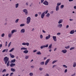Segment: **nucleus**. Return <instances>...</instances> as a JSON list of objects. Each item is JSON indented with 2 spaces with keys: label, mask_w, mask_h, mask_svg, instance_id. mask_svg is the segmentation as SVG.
I'll return each instance as SVG.
<instances>
[{
  "label": "nucleus",
  "mask_w": 76,
  "mask_h": 76,
  "mask_svg": "<svg viewBox=\"0 0 76 76\" xmlns=\"http://www.w3.org/2000/svg\"><path fill=\"white\" fill-rule=\"evenodd\" d=\"M9 58L7 57L6 56L4 58V61L5 64H7V67L10 66V61H9Z\"/></svg>",
  "instance_id": "1"
},
{
  "label": "nucleus",
  "mask_w": 76,
  "mask_h": 76,
  "mask_svg": "<svg viewBox=\"0 0 76 76\" xmlns=\"http://www.w3.org/2000/svg\"><path fill=\"white\" fill-rule=\"evenodd\" d=\"M48 10H47L46 11H45V12H43L41 15V18L42 19L45 16V14H47V13H48Z\"/></svg>",
  "instance_id": "2"
},
{
  "label": "nucleus",
  "mask_w": 76,
  "mask_h": 76,
  "mask_svg": "<svg viewBox=\"0 0 76 76\" xmlns=\"http://www.w3.org/2000/svg\"><path fill=\"white\" fill-rule=\"evenodd\" d=\"M21 50H25L23 51V53L25 54H27L28 53V50H27V48H21Z\"/></svg>",
  "instance_id": "3"
},
{
  "label": "nucleus",
  "mask_w": 76,
  "mask_h": 76,
  "mask_svg": "<svg viewBox=\"0 0 76 76\" xmlns=\"http://www.w3.org/2000/svg\"><path fill=\"white\" fill-rule=\"evenodd\" d=\"M31 18L30 17H28L27 18V21H26V23L27 24H29L31 20Z\"/></svg>",
  "instance_id": "4"
},
{
  "label": "nucleus",
  "mask_w": 76,
  "mask_h": 76,
  "mask_svg": "<svg viewBox=\"0 0 76 76\" xmlns=\"http://www.w3.org/2000/svg\"><path fill=\"white\" fill-rule=\"evenodd\" d=\"M23 11L25 13V15H27L28 14V12L27 10L26 9H24L23 10Z\"/></svg>",
  "instance_id": "5"
},
{
  "label": "nucleus",
  "mask_w": 76,
  "mask_h": 76,
  "mask_svg": "<svg viewBox=\"0 0 76 76\" xmlns=\"http://www.w3.org/2000/svg\"><path fill=\"white\" fill-rule=\"evenodd\" d=\"M43 4L47 6L48 5V2L46 0H45L43 2Z\"/></svg>",
  "instance_id": "6"
},
{
  "label": "nucleus",
  "mask_w": 76,
  "mask_h": 76,
  "mask_svg": "<svg viewBox=\"0 0 76 76\" xmlns=\"http://www.w3.org/2000/svg\"><path fill=\"white\" fill-rule=\"evenodd\" d=\"M50 61V59H48L46 61V62H45V65H47V64H48V62H49V61Z\"/></svg>",
  "instance_id": "7"
},
{
  "label": "nucleus",
  "mask_w": 76,
  "mask_h": 76,
  "mask_svg": "<svg viewBox=\"0 0 76 76\" xmlns=\"http://www.w3.org/2000/svg\"><path fill=\"white\" fill-rule=\"evenodd\" d=\"M63 19H60L59 20V21L58 22V24H60L63 23Z\"/></svg>",
  "instance_id": "8"
},
{
  "label": "nucleus",
  "mask_w": 76,
  "mask_h": 76,
  "mask_svg": "<svg viewBox=\"0 0 76 76\" xmlns=\"http://www.w3.org/2000/svg\"><path fill=\"white\" fill-rule=\"evenodd\" d=\"M25 29L24 28H22L20 31V32L22 33H24L25 32Z\"/></svg>",
  "instance_id": "9"
},
{
  "label": "nucleus",
  "mask_w": 76,
  "mask_h": 76,
  "mask_svg": "<svg viewBox=\"0 0 76 76\" xmlns=\"http://www.w3.org/2000/svg\"><path fill=\"white\" fill-rule=\"evenodd\" d=\"M17 32V30H12L11 31V34H13L15 32Z\"/></svg>",
  "instance_id": "10"
},
{
  "label": "nucleus",
  "mask_w": 76,
  "mask_h": 76,
  "mask_svg": "<svg viewBox=\"0 0 76 76\" xmlns=\"http://www.w3.org/2000/svg\"><path fill=\"white\" fill-rule=\"evenodd\" d=\"M53 38L55 42L57 41V37L56 36H53Z\"/></svg>",
  "instance_id": "11"
},
{
  "label": "nucleus",
  "mask_w": 76,
  "mask_h": 76,
  "mask_svg": "<svg viewBox=\"0 0 76 76\" xmlns=\"http://www.w3.org/2000/svg\"><path fill=\"white\" fill-rule=\"evenodd\" d=\"M15 65L16 64H15L12 63L10 65V66L11 67H12L15 66Z\"/></svg>",
  "instance_id": "12"
},
{
  "label": "nucleus",
  "mask_w": 76,
  "mask_h": 76,
  "mask_svg": "<svg viewBox=\"0 0 76 76\" xmlns=\"http://www.w3.org/2000/svg\"><path fill=\"white\" fill-rule=\"evenodd\" d=\"M50 37H51V36H50V34H49V35H48V36H47L46 37L45 39L46 40H48V39L50 38Z\"/></svg>",
  "instance_id": "13"
},
{
  "label": "nucleus",
  "mask_w": 76,
  "mask_h": 76,
  "mask_svg": "<svg viewBox=\"0 0 76 76\" xmlns=\"http://www.w3.org/2000/svg\"><path fill=\"white\" fill-rule=\"evenodd\" d=\"M61 52L65 54L66 53H67V50H62L61 51Z\"/></svg>",
  "instance_id": "14"
},
{
  "label": "nucleus",
  "mask_w": 76,
  "mask_h": 76,
  "mask_svg": "<svg viewBox=\"0 0 76 76\" xmlns=\"http://www.w3.org/2000/svg\"><path fill=\"white\" fill-rule=\"evenodd\" d=\"M62 24H58L57 27L58 28H61V27H62Z\"/></svg>",
  "instance_id": "15"
},
{
  "label": "nucleus",
  "mask_w": 76,
  "mask_h": 76,
  "mask_svg": "<svg viewBox=\"0 0 76 76\" xmlns=\"http://www.w3.org/2000/svg\"><path fill=\"white\" fill-rule=\"evenodd\" d=\"M12 33H10L8 34V37L9 38L11 37H12Z\"/></svg>",
  "instance_id": "16"
},
{
  "label": "nucleus",
  "mask_w": 76,
  "mask_h": 76,
  "mask_svg": "<svg viewBox=\"0 0 76 76\" xmlns=\"http://www.w3.org/2000/svg\"><path fill=\"white\" fill-rule=\"evenodd\" d=\"M75 32V31L74 30H71L70 31V34H73Z\"/></svg>",
  "instance_id": "17"
},
{
  "label": "nucleus",
  "mask_w": 76,
  "mask_h": 76,
  "mask_svg": "<svg viewBox=\"0 0 76 76\" xmlns=\"http://www.w3.org/2000/svg\"><path fill=\"white\" fill-rule=\"evenodd\" d=\"M59 10V6H57L56 7V11H58Z\"/></svg>",
  "instance_id": "18"
},
{
  "label": "nucleus",
  "mask_w": 76,
  "mask_h": 76,
  "mask_svg": "<svg viewBox=\"0 0 76 76\" xmlns=\"http://www.w3.org/2000/svg\"><path fill=\"white\" fill-rule=\"evenodd\" d=\"M16 61V60L15 59H14L13 60H11V61H10V62L12 63H14Z\"/></svg>",
  "instance_id": "19"
},
{
  "label": "nucleus",
  "mask_w": 76,
  "mask_h": 76,
  "mask_svg": "<svg viewBox=\"0 0 76 76\" xmlns=\"http://www.w3.org/2000/svg\"><path fill=\"white\" fill-rule=\"evenodd\" d=\"M10 56L12 58H14L15 57V56L14 55H12L11 54H10Z\"/></svg>",
  "instance_id": "20"
},
{
  "label": "nucleus",
  "mask_w": 76,
  "mask_h": 76,
  "mask_svg": "<svg viewBox=\"0 0 76 76\" xmlns=\"http://www.w3.org/2000/svg\"><path fill=\"white\" fill-rule=\"evenodd\" d=\"M50 15V13H48V14H46V16L47 18H49Z\"/></svg>",
  "instance_id": "21"
},
{
  "label": "nucleus",
  "mask_w": 76,
  "mask_h": 76,
  "mask_svg": "<svg viewBox=\"0 0 76 76\" xmlns=\"http://www.w3.org/2000/svg\"><path fill=\"white\" fill-rule=\"evenodd\" d=\"M11 71L13 72H15V69H13V68H12L11 69Z\"/></svg>",
  "instance_id": "22"
},
{
  "label": "nucleus",
  "mask_w": 76,
  "mask_h": 76,
  "mask_svg": "<svg viewBox=\"0 0 76 76\" xmlns=\"http://www.w3.org/2000/svg\"><path fill=\"white\" fill-rule=\"evenodd\" d=\"M37 54L38 55H40L42 54V53L40 52V51L37 52Z\"/></svg>",
  "instance_id": "23"
},
{
  "label": "nucleus",
  "mask_w": 76,
  "mask_h": 76,
  "mask_svg": "<svg viewBox=\"0 0 76 76\" xmlns=\"http://www.w3.org/2000/svg\"><path fill=\"white\" fill-rule=\"evenodd\" d=\"M19 4L18 3L16 4H15V8H17L19 6Z\"/></svg>",
  "instance_id": "24"
},
{
  "label": "nucleus",
  "mask_w": 76,
  "mask_h": 76,
  "mask_svg": "<svg viewBox=\"0 0 76 76\" xmlns=\"http://www.w3.org/2000/svg\"><path fill=\"white\" fill-rule=\"evenodd\" d=\"M76 66V63L75 62H74L73 64V67H75Z\"/></svg>",
  "instance_id": "25"
},
{
  "label": "nucleus",
  "mask_w": 76,
  "mask_h": 76,
  "mask_svg": "<svg viewBox=\"0 0 76 76\" xmlns=\"http://www.w3.org/2000/svg\"><path fill=\"white\" fill-rule=\"evenodd\" d=\"M29 75L30 76H33L34 74L32 72H30L29 73Z\"/></svg>",
  "instance_id": "26"
},
{
  "label": "nucleus",
  "mask_w": 76,
  "mask_h": 76,
  "mask_svg": "<svg viewBox=\"0 0 76 76\" xmlns=\"http://www.w3.org/2000/svg\"><path fill=\"white\" fill-rule=\"evenodd\" d=\"M57 61H58V60H55V61H53L52 64H53Z\"/></svg>",
  "instance_id": "27"
},
{
  "label": "nucleus",
  "mask_w": 76,
  "mask_h": 76,
  "mask_svg": "<svg viewBox=\"0 0 76 76\" xmlns=\"http://www.w3.org/2000/svg\"><path fill=\"white\" fill-rule=\"evenodd\" d=\"M45 62L44 61L40 63V64L41 65H44L45 64Z\"/></svg>",
  "instance_id": "28"
},
{
  "label": "nucleus",
  "mask_w": 76,
  "mask_h": 76,
  "mask_svg": "<svg viewBox=\"0 0 76 76\" xmlns=\"http://www.w3.org/2000/svg\"><path fill=\"white\" fill-rule=\"evenodd\" d=\"M14 48H13L12 49H11V50H10L9 51V52H12V51H13L14 50Z\"/></svg>",
  "instance_id": "29"
},
{
  "label": "nucleus",
  "mask_w": 76,
  "mask_h": 76,
  "mask_svg": "<svg viewBox=\"0 0 76 76\" xmlns=\"http://www.w3.org/2000/svg\"><path fill=\"white\" fill-rule=\"evenodd\" d=\"M25 24H20V27H22V26H25Z\"/></svg>",
  "instance_id": "30"
},
{
  "label": "nucleus",
  "mask_w": 76,
  "mask_h": 76,
  "mask_svg": "<svg viewBox=\"0 0 76 76\" xmlns=\"http://www.w3.org/2000/svg\"><path fill=\"white\" fill-rule=\"evenodd\" d=\"M5 35V34L4 33H3L1 35V37H4Z\"/></svg>",
  "instance_id": "31"
},
{
  "label": "nucleus",
  "mask_w": 76,
  "mask_h": 76,
  "mask_svg": "<svg viewBox=\"0 0 76 76\" xmlns=\"http://www.w3.org/2000/svg\"><path fill=\"white\" fill-rule=\"evenodd\" d=\"M29 56H26L25 58L26 59H28L29 58Z\"/></svg>",
  "instance_id": "32"
},
{
  "label": "nucleus",
  "mask_w": 76,
  "mask_h": 76,
  "mask_svg": "<svg viewBox=\"0 0 76 76\" xmlns=\"http://www.w3.org/2000/svg\"><path fill=\"white\" fill-rule=\"evenodd\" d=\"M75 48L74 47H72L70 49V51H71L72 50H74L75 49Z\"/></svg>",
  "instance_id": "33"
},
{
  "label": "nucleus",
  "mask_w": 76,
  "mask_h": 76,
  "mask_svg": "<svg viewBox=\"0 0 76 76\" xmlns=\"http://www.w3.org/2000/svg\"><path fill=\"white\" fill-rule=\"evenodd\" d=\"M64 7V5H61L60 7V8L61 9H62Z\"/></svg>",
  "instance_id": "34"
},
{
  "label": "nucleus",
  "mask_w": 76,
  "mask_h": 76,
  "mask_svg": "<svg viewBox=\"0 0 76 76\" xmlns=\"http://www.w3.org/2000/svg\"><path fill=\"white\" fill-rule=\"evenodd\" d=\"M51 47H52V44H51L49 46V47L48 48L49 49H51Z\"/></svg>",
  "instance_id": "35"
},
{
  "label": "nucleus",
  "mask_w": 76,
  "mask_h": 76,
  "mask_svg": "<svg viewBox=\"0 0 76 76\" xmlns=\"http://www.w3.org/2000/svg\"><path fill=\"white\" fill-rule=\"evenodd\" d=\"M19 20V19H17L15 21V23H18Z\"/></svg>",
  "instance_id": "36"
},
{
  "label": "nucleus",
  "mask_w": 76,
  "mask_h": 76,
  "mask_svg": "<svg viewBox=\"0 0 76 76\" xmlns=\"http://www.w3.org/2000/svg\"><path fill=\"white\" fill-rule=\"evenodd\" d=\"M61 3H57V6H59L61 5Z\"/></svg>",
  "instance_id": "37"
},
{
  "label": "nucleus",
  "mask_w": 76,
  "mask_h": 76,
  "mask_svg": "<svg viewBox=\"0 0 76 76\" xmlns=\"http://www.w3.org/2000/svg\"><path fill=\"white\" fill-rule=\"evenodd\" d=\"M45 48V46L44 45L41 46L40 47V48H41V49H43V48Z\"/></svg>",
  "instance_id": "38"
},
{
  "label": "nucleus",
  "mask_w": 76,
  "mask_h": 76,
  "mask_svg": "<svg viewBox=\"0 0 76 76\" xmlns=\"http://www.w3.org/2000/svg\"><path fill=\"white\" fill-rule=\"evenodd\" d=\"M69 48H70L69 46H66L65 47V48L66 49H69Z\"/></svg>",
  "instance_id": "39"
},
{
  "label": "nucleus",
  "mask_w": 76,
  "mask_h": 76,
  "mask_svg": "<svg viewBox=\"0 0 76 76\" xmlns=\"http://www.w3.org/2000/svg\"><path fill=\"white\" fill-rule=\"evenodd\" d=\"M26 45L27 46H28L29 45V43L28 42L26 43Z\"/></svg>",
  "instance_id": "40"
},
{
  "label": "nucleus",
  "mask_w": 76,
  "mask_h": 76,
  "mask_svg": "<svg viewBox=\"0 0 76 76\" xmlns=\"http://www.w3.org/2000/svg\"><path fill=\"white\" fill-rule=\"evenodd\" d=\"M7 72V70L6 69H4V70H3L2 71V72L3 73L4 72Z\"/></svg>",
  "instance_id": "41"
},
{
  "label": "nucleus",
  "mask_w": 76,
  "mask_h": 76,
  "mask_svg": "<svg viewBox=\"0 0 76 76\" xmlns=\"http://www.w3.org/2000/svg\"><path fill=\"white\" fill-rule=\"evenodd\" d=\"M63 66L64 67V68H67V66H66V65H63Z\"/></svg>",
  "instance_id": "42"
},
{
  "label": "nucleus",
  "mask_w": 76,
  "mask_h": 76,
  "mask_svg": "<svg viewBox=\"0 0 76 76\" xmlns=\"http://www.w3.org/2000/svg\"><path fill=\"white\" fill-rule=\"evenodd\" d=\"M40 37L41 39H42V38H43V37L42 35V34H41V35H40Z\"/></svg>",
  "instance_id": "43"
},
{
  "label": "nucleus",
  "mask_w": 76,
  "mask_h": 76,
  "mask_svg": "<svg viewBox=\"0 0 76 76\" xmlns=\"http://www.w3.org/2000/svg\"><path fill=\"white\" fill-rule=\"evenodd\" d=\"M43 69V68H42L40 67L39 68V70L40 71H42Z\"/></svg>",
  "instance_id": "44"
},
{
  "label": "nucleus",
  "mask_w": 76,
  "mask_h": 76,
  "mask_svg": "<svg viewBox=\"0 0 76 76\" xmlns=\"http://www.w3.org/2000/svg\"><path fill=\"white\" fill-rule=\"evenodd\" d=\"M34 16L35 17H37L38 16V14H35Z\"/></svg>",
  "instance_id": "45"
},
{
  "label": "nucleus",
  "mask_w": 76,
  "mask_h": 76,
  "mask_svg": "<svg viewBox=\"0 0 76 76\" xmlns=\"http://www.w3.org/2000/svg\"><path fill=\"white\" fill-rule=\"evenodd\" d=\"M11 44V42H10L9 43V45H8V47H10V46Z\"/></svg>",
  "instance_id": "46"
},
{
  "label": "nucleus",
  "mask_w": 76,
  "mask_h": 76,
  "mask_svg": "<svg viewBox=\"0 0 76 76\" xmlns=\"http://www.w3.org/2000/svg\"><path fill=\"white\" fill-rule=\"evenodd\" d=\"M44 46L45 47V48H47L48 47V45H46V46L44 45Z\"/></svg>",
  "instance_id": "47"
},
{
  "label": "nucleus",
  "mask_w": 76,
  "mask_h": 76,
  "mask_svg": "<svg viewBox=\"0 0 76 76\" xmlns=\"http://www.w3.org/2000/svg\"><path fill=\"white\" fill-rule=\"evenodd\" d=\"M13 74V72L11 73L10 74V76H12Z\"/></svg>",
  "instance_id": "48"
},
{
  "label": "nucleus",
  "mask_w": 76,
  "mask_h": 76,
  "mask_svg": "<svg viewBox=\"0 0 76 76\" xmlns=\"http://www.w3.org/2000/svg\"><path fill=\"white\" fill-rule=\"evenodd\" d=\"M26 43L24 42V43H23L22 44V45L25 46L26 45Z\"/></svg>",
  "instance_id": "49"
},
{
  "label": "nucleus",
  "mask_w": 76,
  "mask_h": 76,
  "mask_svg": "<svg viewBox=\"0 0 76 76\" xmlns=\"http://www.w3.org/2000/svg\"><path fill=\"white\" fill-rule=\"evenodd\" d=\"M44 76H50V75H49V74H48L47 73Z\"/></svg>",
  "instance_id": "50"
},
{
  "label": "nucleus",
  "mask_w": 76,
  "mask_h": 76,
  "mask_svg": "<svg viewBox=\"0 0 76 76\" xmlns=\"http://www.w3.org/2000/svg\"><path fill=\"white\" fill-rule=\"evenodd\" d=\"M37 51V50H35L34 51H33V52L34 53H35V52H36Z\"/></svg>",
  "instance_id": "51"
},
{
  "label": "nucleus",
  "mask_w": 76,
  "mask_h": 76,
  "mask_svg": "<svg viewBox=\"0 0 76 76\" xmlns=\"http://www.w3.org/2000/svg\"><path fill=\"white\" fill-rule=\"evenodd\" d=\"M6 49H4L2 51V52L3 53L4 52L6 51Z\"/></svg>",
  "instance_id": "52"
},
{
  "label": "nucleus",
  "mask_w": 76,
  "mask_h": 76,
  "mask_svg": "<svg viewBox=\"0 0 76 76\" xmlns=\"http://www.w3.org/2000/svg\"><path fill=\"white\" fill-rule=\"evenodd\" d=\"M69 25H67V26H66V28H69Z\"/></svg>",
  "instance_id": "53"
},
{
  "label": "nucleus",
  "mask_w": 76,
  "mask_h": 76,
  "mask_svg": "<svg viewBox=\"0 0 76 76\" xmlns=\"http://www.w3.org/2000/svg\"><path fill=\"white\" fill-rule=\"evenodd\" d=\"M44 0H41V3H42L44 1Z\"/></svg>",
  "instance_id": "54"
},
{
  "label": "nucleus",
  "mask_w": 76,
  "mask_h": 76,
  "mask_svg": "<svg viewBox=\"0 0 76 76\" xmlns=\"http://www.w3.org/2000/svg\"><path fill=\"white\" fill-rule=\"evenodd\" d=\"M67 72V69H66L65 70L64 72H65V73H66V72Z\"/></svg>",
  "instance_id": "55"
},
{
  "label": "nucleus",
  "mask_w": 76,
  "mask_h": 76,
  "mask_svg": "<svg viewBox=\"0 0 76 76\" xmlns=\"http://www.w3.org/2000/svg\"><path fill=\"white\" fill-rule=\"evenodd\" d=\"M60 33H58L57 34V35H60Z\"/></svg>",
  "instance_id": "56"
},
{
  "label": "nucleus",
  "mask_w": 76,
  "mask_h": 76,
  "mask_svg": "<svg viewBox=\"0 0 76 76\" xmlns=\"http://www.w3.org/2000/svg\"><path fill=\"white\" fill-rule=\"evenodd\" d=\"M53 12H54L53 11H52L51 12L50 14H53Z\"/></svg>",
  "instance_id": "57"
},
{
  "label": "nucleus",
  "mask_w": 76,
  "mask_h": 76,
  "mask_svg": "<svg viewBox=\"0 0 76 76\" xmlns=\"http://www.w3.org/2000/svg\"><path fill=\"white\" fill-rule=\"evenodd\" d=\"M57 66V65H54L52 67V68H54V67L56 66Z\"/></svg>",
  "instance_id": "58"
},
{
  "label": "nucleus",
  "mask_w": 76,
  "mask_h": 76,
  "mask_svg": "<svg viewBox=\"0 0 76 76\" xmlns=\"http://www.w3.org/2000/svg\"><path fill=\"white\" fill-rule=\"evenodd\" d=\"M2 44H0V48H2Z\"/></svg>",
  "instance_id": "59"
},
{
  "label": "nucleus",
  "mask_w": 76,
  "mask_h": 76,
  "mask_svg": "<svg viewBox=\"0 0 76 76\" xmlns=\"http://www.w3.org/2000/svg\"><path fill=\"white\" fill-rule=\"evenodd\" d=\"M31 67L32 68H34V66H31Z\"/></svg>",
  "instance_id": "60"
},
{
  "label": "nucleus",
  "mask_w": 76,
  "mask_h": 76,
  "mask_svg": "<svg viewBox=\"0 0 76 76\" xmlns=\"http://www.w3.org/2000/svg\"><path fill=\"white\" fill-rule=\"evenodd\" d=\"M73 20V19H69V20L70 21H72Z\"/></svg>",
  "instance_id": "61"
},
{
  "label": "nucleus",
  "mask_w": 76,
  "mask_h": 76,
  "mask_svg": "<svg viewBox=\"0 0 76 76\" xmlns=\"http://www.w3.org/2000/svg\"><path fill=\"white\" fill-rule=\"evenodd\" d=\"M74 9H76V6H75L74 7Z\"/></svg>",
  "instance_id": "62"
},
{
  "label": "nucleus",
  "mask_w": 76,
  "mask_h": 76,
  "mask_svg": "<svg viewBox=\"0 0 76 76\" xmlns=\"http://www.w3.org/2000/svg\"><path fill=\"white\" fill-rule=\"evenodd\" d=\"M47 59V57H45L44 58V60H45Z\"/></svg>",
  "instance_id": "63"
},
{
  "label": "nucleus",
  "mask_w": 76,
  "mask_h": 76,
  "mask_svg": "<svg viewBox=\"0 0 76 76\" xmlns=\"http://www.w3.org/2000/svg\"><path fill=\"white\" fill-rule=\"evenodd\" d=\"M75 73L74 74L72 75H71V76H75Z\"/></svg>",
  "instance_id": "64"
}]
</instances>
